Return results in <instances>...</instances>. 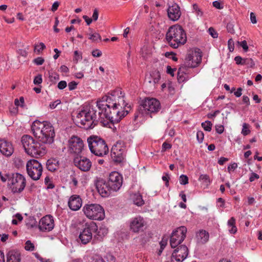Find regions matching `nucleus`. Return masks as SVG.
Masks as SVG:
<instances>
[{"label":"nucleus","instance_id":"obj_1","mask_svg":"<svg viewBox=\"0 0 262 262\" xmlns=\"http://www.w3.org/2000/svg\"><path fill=\"white\" fill-rule=\"evenodd\" d=\"M129 110L130 106L125 102L122 92L117 91L98 100L96 107L84 106L77 113L76 122L80 127L92 129L99 122L103 125L118 123Z\"/></svg>","mask_w":262,"mask_h":262},{"label":"nucleus","instance_id":"obj_2","mask_svg":"<svg viewBox=\"0 0 262 262\" xmlns=\"http://www.w3.org/2000/svg\"><path fill=\"white\" fill-rule=\"evenodd\" d=\"M31 129L34 136L42 143L50 144L53 142L55 132L50 122L36 120L33 123Z\"/></svg>","mask_w":262,"mask_h":262},{"label":"nucleus","instance_id":"obj_3","mask_svg":"<svg viewBox=\"0 0 262 262\" xmlns=\"http://www.w3.org/2000/svg\"><path fill=\"white\" fill-rule=\"evenodd\" d=\"M166 39L171 47L177 49L186 42V33L181 26L174 25L169 28L166 34Z\"/></svg>","mask_w":262,"mask_h":262},{"label":"nucleus","instance_id":"obj_4","mask_svg":"<svg viewBox=\"0 0 262 262\" xmlns=\"http://www.w3.org/2000/svg\"><path fill=\"white\" fill-rule=\"evenodd\" d=\"M21 141L25 152L32 157L38 158L43 156L47 152L45 144L35 141L29 135H24Z\"/></svg>","mask_w":262,"mask_h":262},{"label":"nucleus","instance_id":"obj_5","mask_svg":"<svg viewBox=\"0 0 262 262\" xmlns=\"http://www.w3.org/2000/svg\"><path fill=\"white\" fill-rule=\"evenodd\" d=\"M89 148L94 155L102 157L108 152V148L105 141L97 136L90 137L88 139Z\"/></svg>","mask_w":262,"mask_h":262},{"label":"nucleus","instance_id":"obj_6","mask_svg":"<svg viewBox=\"0 0 262 262\" xmlns=\"http://www.w3.org/2000/svg\"><path fill=\"white\" fill-rule=\"evenodd\" d=\"M82 211L85 216L91 220L101 221L105 217L103 208L98 204H86L83 206Z\"/></svg>","mask_w":262,"mask_h":262},{"label":"nucleus","instance_id":"obj_7","mask_svg":"<svg viewBox=\"0 0 262 262\" xmlns=\"http://www.w3.org/2000/svg\"><path fill=\"white\" fill-rule=\"evenodd\" d=\"M140 111L142 114L152 115L157 114L161 109L160 101L156 98H145L142 101Z\"/></svg>","mask_w":262,"mask_h":262},{"label":"nucleus","instance_id":"obj_8","mask_svg":"<svg viewBox=\"0 0 262 262\" xmlns=\"http://www.w3.org/2000/svg\"><path fill=\"white\" fill-rule=\"evenodd\" d=\"M8 185L13 193H20L26 187V180L20 173H13L9 179Z\"/></svg>","mask_w":262,"mask_h":262},{"label":"nucleus","instance_id":"obj_9","mask_svg":"<svg viewBox=\"0 0 262 262\" xmlns=\"http://www.w3.org/2000/svg\"><path fill=\"white\" fill-rule=\"evenodd\" d=\"M26 169L28 176L34 181L38 180L42 173V165L35 159H31L27 162Z\"/></svg>","mask_w":262,"mask_h":262},{"label":"nucleus","instance_id":"obj_10","mask_svg":"<svg viewBox=\"0 0 262 262\" xmlns=\"http://www.w3.org/2000/svg\"><path fill=\"white\" fill-rule=\"evenodd\" d=\"M126 147L123 141L119 140L113 146L111 157L116 163L122 162L126 156Z\"/></svg>","mask_w":262,"mask_h":262},{"label":"nucleus","instance_id":"obj_11","mask_svg":"<svg viewBox=\"0 0 262 262\" xmlns=\"http://www.w3.org/2000/svg\"><path fill=\"white\" fill-rule=\"evenodd\" d=\"M97 230V225L94 222L86 223L79 235V242L83 245L89 243L92 239L93 233Z\"/></svg>","mask_w":262,"mask_h":262},{"label":"nucleus","instance_id":"obj_12","mask_svg":"<svg viewBox=\"0 0 262 262\" xmlns=\"http://www.w3.org/2000/svg\"><path fill=\"white\" fill-rule=\"evenodd\" d=\"M187 228L185 226H181L173 231L170 239V244L172 248H175L184 240L187 233Z\"/></svg>","mask_w":262,"mask_h":262},{"label":"nucleus","instance_id":"obj_13","mask_svg":"<svg viewBox=\"0 0 262 262\" xmlns=\"http://www.w3.org/2000/svg\"><path fill=\"white\" fill-rule=\"evenodd\" d=\"M107 182L113 192H116L120 189L122 185L123 178L119 172L113 171L110 173Z\"/></svg>","mask_w":262,"mask_h":262},{"label":"nucleus","instance_id":"obj_14","mask_svg":"<svg viewBox=\"0 0 262 262\" xmlns=\"http://www.w3.org/2000/svg\"><path fill=\"white\" fill-rule=\"evenodd\" d=\"M201 60L202 55L199 52H192L186 55L183 65L186 68H194L199 65Z\"/></svg>","mask_w":262,"mask_h":262},{"label":"nucleus","instance_id":"obj_15","mask_svg":"<svg viewBox=\"0 0 262 262\" xmlns=\"http://www.w3.org/2000/svg\"><path fill=\"white\" fill-rule=\"evenodd\" d=\"M146 224V223L142 216H137L130 220L129 229L134 233H139L143 231Z\"/></svg>","mask_w":262,"mask_h":262},{"label":"nucleus","instance_id":"obj_16","mask_svg":"<svg viewBox=\"0 0 262 262\" xmlns=\"http://www.w3.org/2000/svg\"><path fill=\"white\" fill-rule=\"evenodd\" d=\"M95 185L97 191L103 197H106L110 195L113 190L108 185L107 181L101 178H98L95 181Z\"/></svg>","mask_w":262,"mask_h":262},{"label":"nucleus","instance_id":"obj_17","mask_svg":"<svg viewBox=\"0 0 262 262\" xmlns=\"http://www.w3.org/2000/svg\"><path fill=\"white\" fill-rule=\"evenodd\" d=\"M69 151L71 153L79 154L83 149L82 140L78 137L74 136L69 140Z\"/></svg>","mask_w":262,"mask_h":262},{"label":"nucleus","instance_id":"obj_18","mask_svg":"<svg viewBox=\"0 0 262 262\" xmlns=\"http://www.w3.org/2000/svg\"><path fill=\"white\" fill-rule=\"evenodd\" d=\"M54 219L51 215H47L39 221L38 228L42 232L50 231L54 228Z\"/></svg>","mask_w":262,"mask_h":262},{"label":"nucleus","instance_id":"obj_19","mask_svg":"<svg viewBox=\"0 0 262 262\" xmlns=\"http://www.w3.org/2000/svg\"><path fill=\"white\" fill-rule=\"evenodd\" d=\"M74 165L83 171H88L92 166L91 161L84 157H76L74 159Z\"/></svg>","mask_w":262,"mask_h":262},{"label":"nucleus","instance_id":"obj_20","mask_svg":"<svg viewBox=\"0 0 262 262\" xmlns=\"http://www.w3.org/2000/svg\"><path fill=\"white\" fill-rule=\"evenodd\" d=\"M0 151L5 156H11L14 152L12 144L4 139H0Z\"/></svg>","mask_w":262,"mask_h":262},{"label":"nucleus","instance_id":"obj_21","mask_svg":"<svg viewBox=\"0 0 262 262\" xmlns=\"http://www.w3.org/2000/svg\"><path fill=\"white\" fill-rule=\"evenodd\" d=\"M167 14L170 20L172 21L178 20L181 15V12L179 5L174 3L169 6L167 9Z\"/></svg>","mask_w":262,"mask_h":262},{"label":"nucleus","instance_id":"obj_22","mask_svg":"<svg viewBox=\"0 0 262 262\" xmlns=\"http://www.w3.org/2000/svg\"><path fill=\"white\" fill-rule=\"evenodd\" d=\"M68 205L71 210H78L82 206V200L79 195H73L69 200Z\"/></svg>","mask_w":262,"mask_h":262},{"label":"nucleus","instance_id":"obj_23","mask_svg":"<svg viewBox=\"0 0 262 262\" xmlns=\"http://www.w3.org/2000/svg\"><path fill=\"white\" fill-rule=\"evenodd\" d=\"M209 234L205 230H200L196 233L195 239L199 244H204L209 240Z\"/></svg>","mask_w":262,"mask_h":262},{"label":"nucleus","instance_id":"obj_24","mask_svg":"<svg viewBox=\"0 0 262 262\" xmlns=\"http://www.w3.org/2000/svg\"><path fill=\"white\" fill-rule=\"evenodd\" d=\"M188 254V249L185 245L178 246L172 253V254L177 255V256H182L183 258H187Z\"/></svg>","mask_w":262,"mask_h":262},{"label":"nucleus","instance_id":"obj_25","mask_svg":"<svg viewBox=\"0 0 262 262\" xmlns=\"http://www.w3.org/2000/svg\"><path fill=\"white\" fill-rule=\"evenodd\" d=\"M94 232L96 233L94 235V238H96L98 241H101L107 235L108 229L105 226L101 225L99 228L97 226V230Z\"/></svg>","mask_w":262,"mask_h":262},{"label":"nucleus","instance_id":"obj_26","mask_svg":"<svg viewBox=\"0 0 262 262\" xmlns=\"http://www.w3.org/2000/svg\"><path fill=\"white\" fill-rule=\"evenodd\" d=\"M7 262H20V254L15 250L10 251L7 253Z\"/></svg>","mask_w":262,"mask_h":262},{"label":"nucleus","instance_id":"obj_27","mask_svg":"<svg viewBox=\"0 0 262 262\" xmlns=\"http://www.w3.org/2000/svg\"><path fill=\"white\" fill-rule=\"evenodd\" d=\"M184 66L182 65L178 71V80L179 82H183L188 80L189 77L186 73V70Z\"/></svg>","mask_w":262,"mask_h":262},{"label":"nucleus","instance_id":"obj_28","mask_svg":"<svg viewBox=\"0 0 262 262\" xmlns=\"http://www.w3.org/2000/svg\"><path fill=\"white\" fill-rule=\"evenodd\" d=\"M130 197L134 204L138 206H142L144 204L142 196L139 193H133Z\"/></svg>","mask_w":262,"mask_h":262},{"label":"nucleus","instance_id":"obj_29","mask_svg":"<svg viewBox=\"0 0 262 262\" xmlns=\"http://www.w3.org/2000/svg\"><path fill=\"white\" fill-rule=\"evenodd\" d=\"M47 168L51 171H54L58 167V161L56 159H49L47 162Z\"/></svg>","mask_w":262,"mask_h":262},{"label":"nucleus","instance_id":"obj_30","mask_svg":"<svg viewBox=\"0 0 262 262\" xmlns=\"http://www.w3.org/2000/svg\"><path fill=\"white\" fill-rule=\"evenodd\" d=\"M168 242V237H163L161 242H160V249L158 251V255H160L163 251V250L165 248Z\"/></svg>","mask_w":262,"mask_h":262},{"label":"nucleus","instance_id":"obj_31","mask_svg":"<svg viewBox=\"0 0 262 262\" xmlns=\"http://www.w3.org/2000/svg\"><path fill=\"white\" fill-rule=\"evenodd\" d=\"M201 125L205 130L210 132L211 130L212 124L209 121H206L204 122H202Z\"/></svg>","mask_w":262,"mask_h":262},{"label":"nucleus","instance_id":"obj_32","mask_svg":"<svg viewBox=\"0 0 262 262\" xmlns=\"http://www.w3.org/2000/svg\"><path fill=\"white\" fill-rule=\"evenodd\" d=\"M45 184L47 187V189H53L55 186L52 182L51 181L50 178L49 177H46L45 179Z\"/></svg>","mask_w":262,"mask_h":262},{"label":"nucleus","instance_id":"obj_33","mask_svg":"<svg viewBox=\"0 0 262 262\" xmlns=\"http://www.w3.org/2000/svg\"><path fill=\"white\" fill-rule=\"evenodd\" d=\"M249 125L247 123H243V128L241 133L244 136H247L250 133V130L249 129Z\"/></svg>","mask_w":262,"mask_h":262},{"label":"nucleus","instance_id":"obj_34","mask_svg":"<svg viewBox=\"0 0 262 262\" xmlns=\"http://www.w3.org/2000/svg\"><path fill=\"white\" fill-rule=\"evenodd\" d=\"M186 258H183L182 256H177L171 254L170 262H183Z\"/></svg>","mask_w":262,"mask_h":262},{"label":"nucleus","instance_id":"obj_35","mask_svg":"<svg viewBox=\"0 0 262 262\" xmlns=\"http://www.w3.org/2000/svg\"><path fill=\"white\" fill-rule=\"evenodd\" d=\"M246 58H243L239 56H237L234 58V61L238 65H245L246 63Z\"/></svg>","mask_w":262,"mask_h":262},{"label":"nucleus","instance_id":"obj_36","mask_svg":"<svg viewBox=\"0 0 262 262\" xmlns=\"http://www.w3.org/2000/svg\"><path fill=\"white\" fill-rule=\"evenodd\" d=\"M89 39L92 40V41L96 42L98 40H101V37L99 34L97 33H94L90 35Z\"/></svg>","mask_w":262,"mask_h":262},{"label":"nucleus","instance_id":"obj_37","mask_svg":"<svg viewBox=\"0 0 262 262\" xmlns=\"http://www.w3.org/2000/svg\"><path fill=\"white\" fill-rule=\"evenodd\" d=\"M82 59V54L78 51H74L73 61L75 63H77Z\"/></svg>","mask_w":262,"mask_h":262},{"label":"nucleus","instance_id":"obj_38","mask_svg":"<svg viewBox=\"0 0 262 262\" xmlns=\"http://www.w3.org/2000/svg\"><path fill=\"white\" fill-rule=\"evenodd\" d=\"M14 104L16 106H20L21 107H24L25 105V100L23 97H20L19 99H15L14 100Z\"/></svg>","mask_w":262,"mask_h":262},{"label":"nucleus","instance_id":"obj_39","mask_svg":"<svg viewBox=\"0 0 262 262\" xmlns=\"http://www.w3.org/2000/svg\"><path fill=\"white\" fill-rule=\"evenodd\" d=\"M34 245L30 241H27L25 243V249L27 251H32L34 250Z\"/></svg>","mask_w":262,"mask_h":262},{"label":"nucleus","instance_id":"obj_40","mask_svg":"<svg viewBox=\"0 0 262 262\" xmlns=\"http://www.w3.org/2000/svg\"><path fill=\"white\" fill-rule=\"evenodd\" d=\"M179 182L181 185H186L188 183V178L187 176L182 174L179 178Z\"/></svg>","mask_w":262,"mask_h":262},{"label":"nucleus","instance_id":"obj_41","mask_svg":"<svg viewBox=\"0 0 262 262\" xmlns=\"http://www.w3.org/2000/svg\"><path fill=\"white\" fill-rule=\"evenodd\" d=\"M235 221L233 218H230V233L235 234L237 231V228L234 225Z\"/></svg>","mask_w":262,"mask_h":262},{"label":"nucleus","instance_id":"obj_42","mask_svg":"<svg viewBox=\"0 0 262 262\" xmlns=\"http://www.w3.org/2000/svg\"><path fill=\"white\" fill-rule=\"evenodd\" d=\"M46 48V46L42 42L39 43V45H36L34 47V52H37L38 53Z\"/></svg>","mask_w":262,"mask_h":262},{"label":"nucleus","instance_id":"obj_43","mask_svg":"<svg viewBox=\"0 0 262 262\" xmlns=\"http://www.w3.org/2000/svg\"><path fill=\"white\" fill-rule=\"evenodd\" d=\"M237 43L240 47H241L243 48V50L245 52H247L248 50L249 47L247 45V42L246 40L238 41Z\"/></svg>","mask_w":262,"mask_h":262},{"label":"nucleus","instance_id":"obj_44","mask_svg":"<svg viewBox=\"0 0 262 262\" xmlns=\"http://www.w3.org/2000/svg\"><path fill=\"white\" fill-rule=\"evenodd\" d=\"M193 10L195 11L196 14L198 16L202 17L203 15V12L201 11V10L199 8L198 6L194 4L192 6Z\"/></svg>","mask_w":262,"mask_h":262},{"label":"nucleus","instance_id":"obj_45","mask_svg":"<svg viewBox=\"0 0 262 262\" xmlns=\"http://www.w3.org/2000/svg\"><path fill=\"white\" fill-rule=\"evenodd\" d=\"M204 134L201 130H199L196 133V139L199 143H202L204 140Z\"/></svg>","mask_w":262,"mask_h":262},{"label":"nucleus","instance_id":"obj_46","mask_svg":"<svg viewBox=\"0 0 262 262\" xmlns=\"http://www.w3.org/2000/svg\"><path fill=\"white\" fill-rule=\"evenodd\" d=\"M153 78V82L155 84L159 82L161 78V76L159 72L154 73L152 75H150Z\"/></svg>","mask_w":262,"mask_h":262},{"label":"nucleus","instance_id":"obj_47","mask_svg":"<svg viewBox=\"0 0 262 262\" xmlns=\"http://www.w3.org/2000/svg\"><path fill=\"white\" fill-rule=\"evenodd\" d=\"M44 61V59L42 57H38L33 60V62L37 66H40L43 64Z\"/></svg>","mask_w":262,"mask_h":262},{"label":"nucleus","instance_id":"obj_48","mask_svg":"<svg viewBox=\"0 0 262 262\" xmlns=\"http://www.w3.org/2000/svg\"><path fill=\"white\" fill-rule=\"evenodd\" d=\"M42 81L41 75H38L35 77L33 82L35 84H40Z\"/></svg>","mask_w":262,"mask_h":262},{"label":"nucleus","instance_id":"obj_49","mask_svg":"<svg viewBox=\"0 0 262 262\" xmlns=\"http://www.w3.org/2000/svg\"><path fill=\"white\" fill-rule=\"evenodd\" d=\"M259 178V176L258 174H256L255 172H251L249 176V181L250 182H253L256 179H258Z\"/></svg>","mask_w":262,"mask_h":262},{"label":"nucleus","instance_id":"obj_50","mask_svg":"<svg viewBox=\"0 0 262 262\" xmlns=\"http://www.w3.org/2000/svg\"><path fill=\"white\" fill-rule=\"evenodd\" d=\"M50 77L51 81H56L59 80V75L55 72L50 73Z\"/></svg>","mask_w":262,"mask_h":262},{"label":"nucleus","instance_id":"obj_51","mask_svg":"<svg viewBox=\"0 0 262 262\" xmlns=\"http://www.w3.org/2000/svg\"><path fill=\"white\" fill-rule=\"evenodd\" d=\"M209 34L213 38H215L217 37V33L216 31L213 28H210L208 29Z\"/></svg>","mask_w":262,"mask_h":262},{"label":"nucleus","instance_id":"obj_52","mask_svg":"<svg viewBox=\"0 0 262 262\" xmlns=\"http://www.w3.org/2000/svg\"><path fill=\"white\" fill-rule=\"evenodd\" d=\"M171 147H172V145L168 143L165 142L162 144V151H165L167 149H170L171 148Z\"/></svg>","mask_w":262,"mask_h":262},{"label":"nucleus","instance_id":"obj_53","mask_svg":"<svg viewBox=\"0 0 262 262\" xmlns=\"http://www.w3.org/2000/svg\"><path fill=\"white\" fill-rule=\"evenodd\" d=\"M77 83L75 81H71L69 83L68 87L70 91H72L76 88Z\"/></svg>","mask_w":262,"mask_h":262},{"label":"nucleus","instance_id":"obj_54","mask_svg":"<svg viewBox=\"0 0 262 262\" xmlns=\"http://www.w3.org/2000/svg\"><path fill=\"white\" fill-rule=\"evenodd\" d=\"M61 103V101L59 99L58 100H56V101H55L54 102H51L50 104V107L51 108V109H54L56 107V106H57V105L60 104Z\"/></svg>","mask_w":262,"mask_h":262},{"label":"nucleus","instance_id":"obj_55","mask_svg":"<svg viewBox=\"0 0 262 262\" xmlns=\"http://www.w3.org/2000/svg\"><path fill=\"white\" fill-rule=\"evenodd\" d=\"M67 85V82L66 81H60L57 85V87L60 90H63Z\"/></svg>","mask_w":262,"mask_h":262},{"label":"nucleus","instance_id":"obj_56","mask_svg":"<svg viewBox=\"0 0 262 262\" xmlns=\"http://www.w3.org/2000/svg\"><path fill=\"white\" fill-rule=\"evenodd\" d=\"M106 258L108 262H115V257L110 253L106 254Z\"/></svg>","mask_w":262,"mask_h":262},{"label":"nucleus","instance_id":"obj_57","mask_svg":"<svg viewBox=\"0 0 262 262\" xmlns=\"http://www.w3.org/2000/svg\"><path fill=\"white\" fill-rule=\"evenodd\" d=\"M92 54L94 57H98L101 56L102 52L99 50L96 49L93 51Z\"/></svg>","mask_w":262,"mask_h":262},{"label":"nucleus","instance_id":"obj_58","mask_svg":"<svg viewBox=\"0 0 262 262\" xmlns=\"http://www.w3.org/2000/svg\"><path fill=\"white\" fill-rule=\"evenodd\" d=\"M162 179L163 181L165 182V186L168 187L169 186V179L168 174L166 173L165 176H163Z\"/></svg>","mask_w":262,"mask_h":262},{"label":"nucleus","instance_id":"obj_59","mask_svg":"<svg viewBox=\"0 0 262 262\" xmlns=\"http://www.w3.org/2000/svg\"><path fill=\"white\" fill-rule=\"evenodd\" d=\"M250 15L251 22L253 24H256L257 23V19L255 14L253 12H251Z\"/></svg>","mask_w":262,"mask_h":262},{"label":"nucleus","instance_id":"obj_60","mask_svg":"<svg viewBox=\"0 0 262 262\" xmlns=\"http://www.w3.org/2000/svg\"><path fill=\"white\" fill-rule=\"evenodd\" d=\"M174 71H175L174 69H172L170 66H167L166 72L167 74L170 75L171 76H174Z\"/></svg>","mask_w":262,"mask_h":262},{"label":"nucleus","instance_id":"obj_61","mask_svg":"<svg viewBox=\"0 0 262 262\" xmlns=\"http://www.w3.org/2000/svg\"><path fill=\"white\" fill-rule=\"evenodd\" d=\"M59 3L58 2H55L52 5L51 10L53 12H55V11H56L59 7Z\"/></svg>","mask_w":262,"mask_h":262},{"label":"nucleus","instance_id":"obj_62","mask_svg":"<svg viewBox=\"0 0 262 262\" xmlns=\"http://www.w3.org/2000/svg\"><path fill=\"white\" fill-rule=\"evenodd\" d=\"M212 4H213V7H214L215 8H216L217 9H221L223 8V7L221 6V4L220 2L217 1H214L213 2Z\"/></svg>","mask_w":262,"mask_h":262},{"label":"nucleus","instance_id":"obj_63","mask_svg":"<svg viewBox=\"0 0 262 262\" xmlns=\"http://www.w3.org/2000/svg\"><path fill=\"white\" fill-rule=\"evenodd\" d=\"M224 126L223 125H219L215 126L216 132L219 134H222L224 132Z\"/></svg>","mask_w":262,"mask_h":262},{"label":"nucleus","instance_id":"obj_64","mask_svg":"<svg viewBox=\"0 0 262 262\" xmlns=\"http://www.w3.org/2000/svg\"><path fill=\"white\" fill-rule=\"evenodd\" d=\"M200 179L204 181L206 183L209 182V178L208 176L206 174H202L200 177Z\"/></svg>","mask_w":262,"mask_h":262}]
</instances>
